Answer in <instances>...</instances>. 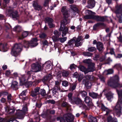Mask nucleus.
<instances>
[{
    "instance_id": "nucleus-1",
    "label": "nucleus",
    "mask_w": 122,
    "mask_h": 122,
    "mask_svg": "<svg viewBox=\"0 0 122 122\" xmlns=\"http://www.w3.org/2000/svg\"><path fill=\"white\" fill-rule=\"evenodd\" d=\"M119 78L117 75L111 77L108 80L107 84L112 88H115L117 87H122V84H120L119 83Z\"/></svg>"
},
{
    "instance_id": "nucleus-2",
    "label": "nucleus",
    "mask_w": 122,
    "mask_h": 122,
    "mask_svg": "<svg viewBox=\"0 0 122 122\" xmlns=\"http://www.w3.org/2000/svg\"><path fill=\"white\" fill-rule=\"evenodd\" d=\"M69 22V20L66 19H63L61 22V26L59 30L62 31V37L66 35L68 31V28L65 26Z\"/></svg>"
},
{
    "instance_id": "nucleus-3",
    "label": "nucleus",
    "mask_w": 122,
    "mask_h": 122,
    "mask_svg": "<svg viewBox=\"0 0 122 122\" xmlns=\"http://www.w3.org/2000/svg\"><path fill=\"white\" fill-rule=\"evenodd\" d=\"M22 45L20 43L15 44L12 49L11 54L15 56H18L22 50Z\"/></svg>"
},
{
    "instance_id": "nucleus-4",
    "label": "nucleus",
    "mask_w": 122,
    "mask_h": 122,
    "mask_svg": "<svg viewBox=\"0 0 122 122\" xmlns=\"http://www.w3.org/2000/svg\"><path fill=\"white\" fill-rule=\"evenodd\" d=\"M7 13L8 16L12 17L14 20L17 19L19 17L18 12L16 10H14L13 9L10 7L7 9Z\"/></svg>"
},
{
    "instance_id": "nucleus-5",
    "label": "nucleus",
    "mask_w": 122,
    "mask_h": 122,
    "mask_svg": "<svg viewBox=\"0 0 122 122\" xmlns=\"http://www.w3.org/2000/svg\"><path fill=\"white\" fill-rule=\"evenodd\" d=\"M115 12L117 17L118 19L119 22L121 23H122V4L116 7Z\"/></svg>"
},
{
    "instance_id": "nucleus-6",
    "label": "nucleus",
    "mask_w": 122,
    "mask_h": 122,
    "mask_svg": "<svg viewBox=\"0 0 122 122\" xmlns=\"http://www.w3.org/2000/svg\"><path fill=\"white\" fill-rule=\"evenodd\" d=\"M41 63L38 61L32 64L31 66L33 72H36L41 71Z\"/></svg>"
},
{
    "instance_id": "nucleus-7",
    "label": "nucleus",
    "mask_w": 122,
    "mask_h": 122,
    "mask_svg": "<svg viewBox=\"0 0 122 122\" xmlns=\"http://www.w3.org/2000/svg\"><path fill=\"white\" fill-rule=\"evenodd\" d=\"M71 103L76 105H79L80 107H82L83 109H86V107L83 104L82 101L79 98L74 97L73 98V100Z\"/></svg>"
},
{
    "instance_id": "nucleus-8",
    "label": "nucleus",
    "mask_w": 122,
    "mask_h": 122,
    "mask_svg": "<svg viewBox=\"0 0 122 122\" xmlns=\"http://www.w3.org/2000/svg\"><path fill=\"white\" fill-rule=\"evenodd\" d=\"M84 63L88 64V67L87 68V73L89 72H93L95 70V64L90 61H83Z\"/></svg>"
},
{
    "instance_id": "nucleus-9",
    "label": "nucleus",
    "mask_w": 122,
    "mask_h": 122,
    "mask_svg": "<svg viewBox=\"0 0 122 122\" xmlns=\"http://www.w3.org/2000/svg\"><path fill=\"white\" fill-rule=\"evenodd\" d=\"M93 20L98 22H103L105 21L108 20L107 16H101L98 15H94L93 17Z\"/></svg>"
},
{
    "instance_id": "nucleus-10",
    "label": "nucleus",
    "mask_w": 122,
    "mask_h": 122,
    "mask_svg": "<svg viewBox=\"0 0 122 122\" xmlns=\"http://www.w3.org/2000/svg\"><path fill=\"white\" fill-rule=\"evenodd\" d=\"M63 117L67 122H73L74 117L71 113H67L63 115Z\"/></svg>"
},
{
    "instance_id": "nucleus-11",
    "label": "nucleus",
    "mask_w": 122,
    "mask_h": 122,
    "mask_svg": "<svg viewBox=\"0 0 122 122\" xmlns=\"http://www.w3.org/2000/svg\"><path fill=\"white\" fill-rule=\"evenodd\" d=\"M40 88L39 87H36L34 88L33 90L31 91L30 92V95L33 97H35L38 95L40 94L39 91Z\"/></svg>"
},
{
    "instance_id": "nucleus-12",
    "label": "nucleus",
    "mask_w": 122,
    "mask_h": 122,
    "mask_svg": "<svg viewBox=\"0 0 122 122\" xmlns=\"http://www.w3.org/2000/svg\"><path fill=\"white\" fill-rule=\"evenodd\" d=\"M73 39L74 41L75 45L76 47H78L81 46L82 44V43L80 41L82 40V37L81 36H79L77 38L76 37L73 38Z\"/></svg>"
},
{
    "instance_id": "nucleus-13",
    "label": "nucleus",
    "mask_w": 122,
    "mask_h": 122,
    "mask_svg": "<svg viewBox=\"0 0 122 122\" xmlns=\"http://www.w3.org/2000/svg\"><path fill=\"white\" fill-rule=\"evenodd\" d=\"M121 107L119 105H116L114 109L116 115L119 117L122 114Z\"/></svg>"
},
{
    "instance_id": "nucleus-14",
    "label": "nucleus",
    "mask_w": 122,
    "mask_h": 122,
    "mask_svg": "<svg viewBox=\"0 0 122 122\" xmlns=\"http://www.w3.org/2000/svg\"><path fill=\"white\" fill-rule=\"evenodd\" d=\"M61 12L63 15L64 19H66L67 20V18L69 16V14L68 13V11L66 9V7H63L61 9Z\"/></svg>"
},
{
    "instance_id": "nucleus-15",
    "label": "nucleus",
    "mask_w": 122,
    "mask_h": 122,
    "mask_svg": "<svg viewBox=\"0 0 122 122\" xmlns=\"http://www.w3.org/2000/svg\"><path fill=\"white\" fill-rule=\"evenodd\" d=\"M45 21L46 23H48L50 28H51L54 27V25L53 24V20L52 18L46 17L45 18Z\"/></svg>"
},
{
    "instance_id": "nucleus-16",
    "label": "nucleus",
    "mask_w": 122,
    "mask_h": 122,
    "mask_svg": "<svg viewBox=\"0 0 122 122\" xmlns=\"http://www.w3.org/2000/svg\"><path fill=\"white\" fill-rule=\"evenodd\" d=\"M38 41L37 38H33L30 42L29 45L31 47H33L36 46L38 44L37 42Z\"/></svg>"
},
{
    "instance_id": "nucleus-17",
    "label": "nucleus",
    "mask_w": 122,
    "mask_h": 122,
    "mask_svg": "<svg viewBox=\"0 0 122 122\" xmlns=\"http://www.w3.org/2000/svg\"><path fill=\"white\" fill-rule=\"evenodd\" d=\"M27 78L26 75H23L20 79V84L23 85L26 83L27 82Z\"/></svg>"
},
{
    "instance_id": "nucleus-18",
    "label": "nucleus",
    "mask_w": 122,
    "mask_h": 122,
    "mask_svg": "<svg viewBox=\"0 0 122 122\" xmlns=\"http://www.w3.org/2000/svg\"><path fill=\"white\" fill-rule=\"evenodd\" d=\"M101 108L102 111L106 112V113L105 115H106L109 114L112 112L111 110L110 109L107 107H106L102 104H101Z\"/></svg>"
},
{
    "instance_id": "nucleus-19",
    "label": "nucleus",
    "mask_w": 122,
    "mask_h": 122,
    "mask_svg": "<svg viewBox=\"0 0 122 122\" xmlns=\"http://www.w3.org/2000/svg\"><path fill=\"white\" fill-rule=\"evenodd\" d=\"M32 5L33 6L35 10L39 11L42 8V7L36 2L35 1H33Z\"/></svg>"
},
{
    "instance_id": "nucleus-20",
    "label": "nucleus",
    "mask_w": 122,
    "mask_h": 122,
    "mask_svg": "<svg viewBox=\"0 0 122 122\" xmlns=\"http://www.w3.org/2000/svg\"><path fill=\"white\" fill-rule=\"evenodd\" d=\"M88 5L87 7L89 8H93L95 4V2L94 0H89L87 2Z\"/></svg>"
},
{
    "instance_id": "nucleus-21",
    "label": "nucleus",
    "mask_w": 122,
    "mask_h": 122,
    "mask_svg": "<svg viewBox=\"0 0 122 122\" xmlns=\"http://www.w3.org/2000/svg\"><path fill=\"white\" fill-rule=\"evenodd\" d=\"M24 112H23L21 110L18 111L16 114L15 115L16 116V118H17L19 119L23 118L24 115Z\"/></svg>"
},
{
    "instance_id": "nucleus-22",
    "label": "nucleus",
    "mask_w": 122,
    "mask_h": 122,
    "mask_svg": "<svg viewBox=\"0 0 122 122\" xmlns=\"http://www.w3.org/2000/svg\"><path fill=\"white\" fill-rule=\"evenodd\" d=\"M89 11L91 14L87 15L84 16V18L86 19H93V17L94 15L93 14H95V12H93L91 10H88Z\"/></svg>"
},
{
    "instance_id": "nucleus-23",
    "label": "nucleus",
    "mask_w": 122,
    "mask_h": 122,
    "mask_svg": "<svg viewBox=\"0 0 122 122\" xmlns=\"http://www.w3.org/2000/svg\"><path fill=\"white\" fill-rule=\"evenodd\" d=\"M52 78V75L51 74H49L44 77L42 80V81L44 83L50 80Z\"/></svg>"
},
{
    "instance_id": "nucleus-24",
    "label": "nucleus",
    "mask_w": 122,
    "mask_h": 122,
    "mask_svg": "<svg viewBox=\"0 0 122 122\" xmlns=\"http://www.w3.org/2000/svg\"><path fill=\"white\" fill-rule=\"evenodd\" d=\"M85 101L88 106H91L93 105L92 99L90 97H85Z\"/></svg>"
},
{
    "instance_id": "nucleus-25",
    "label": "nucleus",
    "mask_w": 122,
    "mask_h": 122,
    "mask_svg": "<svg viewBox=\"0 0 122 122\" xmlns=\"http://www.w3.org/2000/svg\"><path fill=\"white\" fill-rule=\"evenodd\" d=\"M7 44L0 43V51L3 52H5L7 51V48L6 47Z\"/></svg>"
},
{
    "instance_id": "nucleus-26",
    "label": "nucleus",
    "mask_w": 122,
    "mask_h": 122,
    "mask_svg": "<svg viewBox=\"0 0 122 122\" xmlns=\"http://www.w3.org/2000/svg\"><path fill=\"white\" fill-rule=\"evenodd\" d=\"M100 25L105 26H106V25L103 23H98L93 25V30H97L99 27Z\"/></svg>"
},
{
    "instance_id": "nucleus-27",
    "label": "nucleus",
    "mask_w": 122,
    "mask_h": 122,
    "mask_svg": "<svg viewBox=\"0 0 122 122\" xmlns=\"http://www.w3.org/2000/svg\"><path fill=\"white\" fill-rule=\"evenodd\" d=\"M55 113V111L54 110H47L46 112L45 113V115L46 116V117L49 119H50L51 118V117L48 114L49 113L52 114H54Z\"/></svg>"
},
{
    "instance_id": "nucleus-28",
    "label": "nucleus",
    "mask_w": 122,
    "mask_h": 122,
    "mask_svg": "<svg viewBox=\"0 0 122 122\" xmlns=\"http://www.w3.org/2000/svg\"><path fill=\"white\" fill-rule=\"evenodd\" d=\"M97 47L99 51H101L103 48V44L102 42L98 41L97 44Z\"/></svg>"
},
{
    "instance_id": "nucleus-29",
    "label": "nucleus",
    "mask_w": 122,
    "mask_h": 122,
    "mask_svg": "<svg viewBox=\"0 0 122 122\" xmlns=\"http://www.w3.org/2000/svg\"><path fill=\"white\" fill-rule=\"evenodd\" d=\"M70 8L73 11L72 14L74 15H75L76 14V12L78 10V9L76 5H70Z\"/></svg>"
},
{
    "instance_id": "nucleus-30",
    "label": "nucleus",
    "mask_w": 122,
    "mask_h": 122,
    "mask_svg": "<svg viewBox=\"0 0 122 122\" xmlns=\"http://www.w3.org/2000/svg\"><path fill=\"white\" fill-rule=\"evenodd\" d=\"M18 83L16 81H13L11 86V88L15 90L17 89L18 88Z\"/></svg>"
},
{
    "instance_id": "nucleus-31",
    "label": "nucleus",
    "mask_w": 122,
    "mask_h": 122,
    "mask_svg": "<svg viewBox=\"0 0 122 122\" xmlns=\"http://www.w3.org/2000/svg\"><path fill=\"white\" fill-rule=\"evenodd\" d=\"M113 93L110 92L107 94L106 97L108 100L110 101L113 98Z\"/></svg>"
},
{
    "instance_id": "nucleus-32",
    "label": "nucleus",
    "mask_w": 122,
    "mask_h": 122,
    "mask_svg": "<svg viewBox=\"0 0 122 122\" xmlns=\"http://www.w3.org/2000/svg\"><path fill=\"white\" fill-rule=\"evenodd\" d=\"M89 96L93 98H96L98 96L97 93L94 92H89Z\"/></svg>"
},
{
    "instance_id": "nucleus-33",
    "label": "nucleus",
    "mask_w": 122,
    "mask_h": 122,
    "mask_svg": "<svg viewBox=\"0 0 122 122\" xmlns=\"http://www.w3.org/2000/svg\"><path fill=\"white\" fill-rule=\"evenodd\" d=\"M77 84L76 83H74L72 84L70 86L69 88V90L71 91H73L74 90L76 87Z\"/></svg>"
},
{
    "instance_id": "nucleus-34",
    "label": "nucleus",
    "mask_w": 122,
    "mask_h": 122,
    "mask_svg": "<svg viewBox=\"0 0 122 122\" xmlns=\"http://www.w3.org/2000/svg\"><path fill=\"white\" fill-rule=\"evenodd\" d=\"M83 55L85 56H91L93 55V54L89 51H85L83 52Z\"/></svg>"
},
{
    "instance_id": "nucleus-35",
    "label": "nucleus",
    "mask_w": 122,
    "mask_h": 122,
    "mask_svg": "<svg viewBox=\"0 0 122 122\" xmlns=\"http://www.w3.org/2000/svg\"><path fill=\"white\" fill-rule=\"evenodd\" d=\"M53 93L54 94H55L57 92V91L58 90H61L60 87H57L56 86H54V87L53 89Z\"/></svg>"
},
{
    "instance_id": "nucleus-36",
    "label": "nucleus",
    "mask_w": 122,
    "mask_h": 122,
    "mask_svg": "<svg viewBox=\"0 0 122 122\" xmlns=\"http://www.w3.org/2000/svg\"><path fill=\"white\" fill-rule=\"evenodd\" d=\"M86 79L90 80H93L94 79V77L93 76L90 75H86L84 76Z\"/></svg>"
},
{
    "instance_id": "nucleus-37",
    "label": "nucleus",
    "mask_w": 122,
    "mask_h": 122,
    "mask_svg": "<svg viewBox=\"0 0 122 122\" xmlns=\"http://www.w3.org/2000/svg\"><path fill=\"white\" fill-rule=\"evenodd\" d=\"M80 69L81 71L84 72L85 74L87 73V68H86L84 66H80Z\"/></svg>"
},
{
    "instance_id": "nucleus-38",
    "label": "nucleus",
    "mask_w": 122,
    "mask_h": 122,
    "mask_svg": "<svg viewBox=\"0 0 122 122\" xmlns=\"http://www.w3.org/2000/svg\"><path fill=\"white\" fill-rule=\"evenodd\" d=\"M89 122H97V119L95 117H91L89 118Z\"/></svg>"
},
{
    "instance_id": "nucleus-39",
    "label": "nucleus",
    "mask_w": 122,
    "mask_h": 122,
    "mask_svg": "<svg viewBox=\"0 0 122 122\" xmlns=\"http://www.w3.org/2000/svg\"><path fill=\"white\" fill-rule=\"evenodd\" d=\"M70 74L69 71H64L62 73V75L63 77H66L68 76Z\"/></svg>"
},
{
    "instance_id": "nucleus-40",
    "label": "nucleus",
    "mask_w": 122,
    "mask_h": 122,
    "mask_svg": "<svg viewBox=\"0 0 122 122\" xmlns=\"http://www.w3.org/2000/svg\"><path fill=\"white\" fill-rule=\"evenodd\" d=\"M40 94L42 97H44L46 95L45 90L44 89H41L40 90Z\"/></svg>"
},
{
    "instance_id": "nucleus-41",
    "label": "nucleus",
    "mask_w": 122,
    "mask_h": 122,
    "mask_svg": "<svg viewBox=\"0 0 122 122\" xmlns=\"http://www.w3.org/2000/svg\"><path fill=\"white\" fill-rule=\"evenodd\" d=\"M96 50V48L94 47L91 46L88 48L87 50L90 52H93Z\"/></svg>"
},
{
    "instance_id": "nucleus-42",
    "label": "nucleus",
    "mask_w": 122,
    "mask_h": 122,
    "mask_svg": "<svg viewBox=\"0 0 122 122\" xmlns=\"http://www.w3.org/2000/svg\"><path fill=\"white\" fill-rule=\"evenodd\" d=\"M79 93L81 94L83 97H85L87 94V92L84 91L80 90L79 92Z\"/></svg>"
},
{
    "instance_id": "nucleus-43",
    "label": "nucleus",
    "mask_w": 122,
    "mask_h": 122,
    "mask_svg": "<svg viewBox=\"0 0 122 122\" xmlns=\"http://www.w3.org/2000/svg\"><path fill=\"white\" fill-rule=\"evenodd\" d=\"M28 35V33L27 31H25L23 32L22 35V38L20 37V39H22L24 38L27 36Z\"/></svg>"
},
{
    "instance_id": "nucleus-44",
    "label": "nucleus",
    "mask_w": 122,
    "mask_h": 122,
    "mask_svg": "<svg viewBox=\"0 0 122 122\" xmlns=\"http://www.w3.org/2000/svg\"><path fill=\"white\" fill-rule=\"evenodd\" d=\"M14 30L18 32H20L21 30V28L20 26H16L14 28Z\"/></svg>"
},
{
    "instance_id": "nucleus-45",
    "label": "nucleus",
    "mask_w": 122,
    "mask_h": 122,
    "mask_svg": "<svg viewBox=\"0 0 122 122\" xmlns=\"http://www.w3.org/2000/svg\"><path fill=\"white\" fill-rule=\"evenodd\" d=\"M113 70L112 69H109L106 71L107 73L106 75L112 74L113 72Z\"/></svg>"
},
{
    "instance_id": "nucleus-46",
    "label": "nucleus",
    "mask_w": 122,
    "mask_h": 122,
    "mask_svg": "<svg viewBox=\"0 0 122 122\" xmlns=\"http://www.w3.org/2000/svg\"><path fill=\"white\" fill-rule=\"evenodd\" d=\"M39 37L42 39L45 38L47 36L46 35L45 33H41L39 34Z\"/></svg>"
},
{
    "instance_id": "nucleus-47",
    "label": "nucleus",
    "mask_w": 122,
    "mask_h": 122,
    "mask_svg": "<svg viewBox=\"0 0 122 122\" xmlns=\"http://www.w3.org/2000/svg\"><path fill=\"white\" fill-rule=\"evenodd\" d=\"M21 111L23 112H24L25 114V113H26L27 111V106L25 105L24 106L22 110Z\"/></svg>"
},
{
    "instance_id": "nucleus-48",
    "label": "nucleus",
    "mask_w": 122,
    "mask_h": 122,
    "mask_svg": "<svg viewBox=\"0 0 122 122\" xmlns=\"http://www.w3.org/2000/svg\"><path fill=\"white\" fill-rule=\"evenodd\" d=\"M62 84L63 86L66 87L68 85L69 83L68 82L66 81H62Z\"/></svg>"
},
{
    "instance_id": "nucleus-49",
    "label": "nucleus",
    "mask_w": 122,
    "mask_h": 122,
    "mask_svg": "<svg viewBox=\"0 0 122 122\" xmlns=\"http://www.w3.org/2000/svg\"><path fill=\"white\" fill-rule=\"evenodd\" d=\"M29 43L30 42L28 41L25 42L24 44V47L25 48H29V47L30 46Z\"/></svg>"
},
{
    "instance_id": "nucleus-50",
    "label": "nucleus",
    "mask_w": 122,
    "mask_h": 122,
    "mask_svg": "<svg viewBox=\"0 0 122 122\" xmlns=\"http://www.w3.org/2000/svg\"><path fill=\"white\" fill-rule=\"evenodd\" d=\"M72 93L70 92L69 93L68 95V97L69 100L71 102L73 100V98H72Z\"/></svg>"
},
{
    "instance_id": "nucleus-51",
    "label": "nucleus",
    "mask_w": 122,
    "mask_h": 122,
    "mask_svg": "<svg viewBox=\"0 0 122 122\" xmlns=\"http://www.w3.org/2000/svg\"><path fill=\"white\" fill-rule=\"evenodd\" d=\"M65 119L63 116V117H58L57 118V120H60V122H66L65 120Z\"/></svg>"
},
{
    "instance_id": "nucleus-52",
    "label": "nucleus",
    "mask_w": 122,
    "mask_h": 122,
    "mask_svg": "<svg viewBox=\"0 0 122 122\" xmlns=\"http://www.w3.org/2000/svg\"><path fill=\"white\" fill-rule=\"evenodd\" d=\"M85 85L87 88H91V84L89 81L87 82L85 84Z\"/></svg>"
},
{
    "instance_id": "nucleus-53",
    "label": "nucleus",
    "mask_w": 122,
    "mask_h": 122,
    "mask_svg": "<svg viewBox=\"0 0 122 122\" xmlns=\"http://www.w3.org/2000/svg\"><path fill=\"white\" fill-rule=\"evenodd\" d=\"M67 38L66 37L59 38H58V40L60 41L61 43H63L66 40Z\"/></svg>"
},
{
    "instance_id": "nucleus-54",
    "label": "nucleus",
    "mask_w": 122,
    "mask_h": 122,
    "mask_svg": "<svg viewBox=\"0 0 122 122\" xmlns=\"http://www.w3.org/2000/svg\"><path fill=\"white\" fill-rule=\"evenodd\" d=\"M116 105H119V106H122V98L118 99Z\"/></svg>"
},
{
    "instance_id": "nucleus-55",
    "label": "nucleus",
    "mask_w": 122,
    "mask_h": 122,
    "mask_svg": "<svg viewBox=\"0 0 122 122\" xmlns=\"http://www.w3.org/2000/svg\"><path fill=\"white\" fill-rule=\"evenodd\" d=\"M61 106L63 107H67L69 106V105L66 102L63 101L61 104Z\"/></svg>"
},
{
    "instance_id": "nucleus-56",
    "label": "nucleus",
    "mask_w": 122,
    "mask_h": 122,
    "mask_svg": "<svg viewBox=\"0 0 122 122\" xmlns=\"http://www.w3.org/2000/svg\"><path fill=\"white\" fill-rule=\"evenodd\" d=\"M107 122H112L113 121V119L111 116H109L107 118Z\"/></svg>"
},
{
    "instance_id": "nucleus-57",
    "label": "nucleus",
    "mask_w": 122,
    "mask_h": 122,
    "mask_svg": "<svg viewBox=\"0 0 122 122\" xmlns=\"http://www.w3.org/2000/svg\"><path fill=\"white\" fill-rule=\"evenodd\" d=\"M42 44L43 46H48V43L47 40H44L42 41Z\"/></svg>"
},
{
    "instance_id": "nucleus-58",
    "label": "nucleus",
    "mask_w": 122,
    "mask_h": 122,
    "mask_svg": "<svg viewBox=\"0 0 122 122\" xmlns=\"http://www.w3.org/2000/svg\"><path fill=\"white\" fill-rule=\"evenodd\" d=\"M11 121L12 122H19L14 118H11L10 119L7 120V122H10Z\"/></svg>"
},
{
    "instance_id": "nucleus-59",
    "label": "nucleus",
    "mask_w": 122,
    "mask_h": 122,
    "mask_svg": "<svg viewBox=\"0 0 122 122\" xmlns=\"http://www.w3.org/2000/svg\"><path fill=\"white\" fill-rule=\"evenodd\" d=\"M117 91L118 95V99L122 98V90Z\"/></svg>"
},
{
    "instance_id": "nucleus-60",
    "label": "nucleus",
    "mask_w": 122,
    "mask_h": 122,
    "mask_svg": "<svg viewBox=\"0 0 122 122\" xmlns=\"http://www.w3.org/2000/svg\"><path fill=\"white\" fill-rule=\"evenodd\" d=\"M99 54H96L93 58V60H94L97 61L98 60V59L99 58Z\"/></svg>"
},
{
    "instance_id": "nucleus-61",
    "label": "nucleus",
    "mask_w": 122,
    "mask_h": 122,
    "mask_svg": "<svg viewBox=\"0 0 122 122\" xmlns=\"http://www.w3.org/2000/svg\"><path fill=\"white\" fill-rule=\"evenodd\" d=\"M74 42V40L73 39V38L70 40L68 42V44L70 45L71 46V45H72L73 44V43Z\"/></svg>"
},
{
    "instance_id": "nucleus-62",
    "label": "nucleus",
    "mask_w": 122,
    "mask_h": 122,
    "mask_svg": "<svg viewBox=\"0 0 122 122\" xmlns=\"http://www.w3.org/2000/svg\"><path fill=\"white\" fill-rule=\"evenodd\" d=\"M12 96L11 94L8 95L7 97L8 101L9 102L10 101H11L12 100Z\"/></svg>"
},
{
    "instance_id": "nucleus-63",
    "label": "nucleus",
    "mask_w": 122,
    "mask_h": 122,
    "mask_svg": "<svg viewBox=\"0 0 122 122\" xmlns=\"http://www.w3.org/2000/svg\"><path fill=\"white\" fill-rule=\"evenodd\" d=\"M83 76L82 75H81L79 76L78 77V80L79 82L81 81L82 79L83 78Z\"/></svg>"
},
{
    "instance_id": "nucleus-64",
    "label": "nucleus",
    "mask_w": 122,
    "mask_h": 122,
    "mask_svg": "<svg viewBox=\"0 0 122 122\" xmlns=\"http://www.w3.org/2000/svg\"><path fill=\"white\" fill-rule=\"evenodd\" d=\"M47 102L49 103H50L52 104H54L55 103V101L53 100H49L47 101Z\"/></svg>"
}]
</instances>
